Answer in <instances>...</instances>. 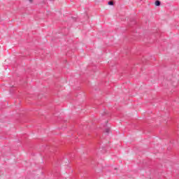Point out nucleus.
<instances>
[{
	"label": "nucleus",
	"instance_id": "nucleus-1",
	"mask_svg": "<svg viewBox=\"0 0 179 179\" xmlns=\"http://www.w3.org/2000/svg\"><path fill=\"white\" fill-rule=\"evenodd\" d=\"M160 4H161L160 1L157 0V1H155V5H156V6H160Z\"/></svg>",
	"mask_w": 179,
	"mask_h": 179
},
{
	"label": "nucleus",
	"instance_id": "nucleus-2",
	"mask_svg": "<svg viewBox=\"0 0 179 179\" xmlns=\"http://www.w3.org/2000/svg\"><path fill=\"white\" fill-rule=\"evenodd\" d=\"M105 132H106V134H108V132H110V127H106V128L105 129Z\"/></svg>",
	"mask_w": 179,
	"mask_h": 179
},
{
	"label": "nucleus",
	"instance_id": "nucleus-3",
	"mask_svg": "<svg viewBox=\"0 0 179 179\" xmlns=\"http://www.w3.org/2000/svg\"><path fill=\"white\" fill-rule=\"evenodd\" d=\"M108 5H110V6H113L114 5V1H110L108 2Z\"/></svg>",
	"mask_w": 179,
	"mask_h": 179
},
{
	"label": "nucleus",
	"instance_id": "nucleus-4",
	"mask_svg": "<svg viewBox=\"0 0 179 179\" xmlns=\"http://www.w3.org/2000/svg\"><path fill=\"white\" fill-rule=\"evenodd\" d=\"M133 23L135 24V23H136V21H134Z\"/></svg>",
	"mask_w": 179,
	"mask_h": 179
},
{
	"label": "nucleus",
	"instance_id": "nucleus-5",
	"mask_svg": "<svg viewBox=\"0 0 179 179\" xmlns=\"http://www.w3.org/2000/svg\"><path fill=\"white\" fill-rule=\"evenodd\" d=\"M29 1H30V2H31L32 0H29Z\"/></svg>",
	"mask_w": 179,
	"mask_h": 179
},
{
	"label": "nucleus",
	"instance_id": "nucleus-6",
	"mask_svg": "<svg viewBox=\"0 0 179 179\" xmlns=\"http://www.w3.org/2000/svg\"><path fill=\"white\" fill-rule=\"evenodd\" d=\"M50 1H54V0H50Z\"/></svg>",
	"mask_w": 179,
	"mask_h": 179
}]
</instances>
